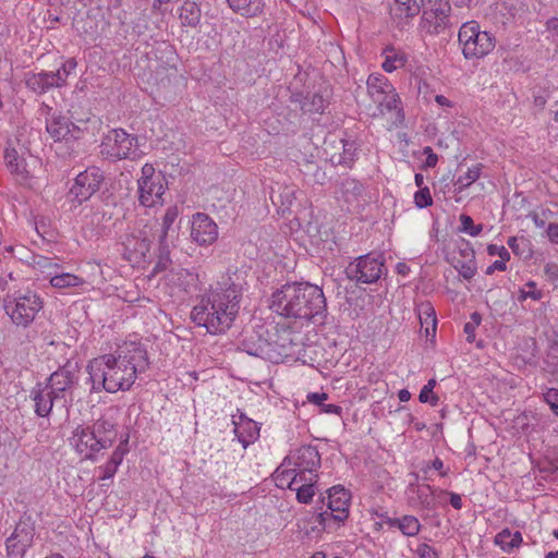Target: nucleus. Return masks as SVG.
<instances>
[{"label":"nucleus","mask_w":558,"mask_h":558,"mask_svg":"<svg viewBox=\"0 0 558 558\" xmlns=\"http://www.w3.org/2000/svg\"><path fill=\"white\" fill-rule=\"evenodd\" d=\"M148 366V354L144 345L130 341L124 342L113 353L90 360L86 368L92 391L104 389L114 393L130 390L137 375L144 373Z\"/></svg>","instance_id":"obj_1"},{"label":"nucleus","mask_w":558,"mask_h":558,"mask_svg":"<svg viewBox=\"0 0 558 558\" xmlns=\"http://www.w3.org/2000/svg\"><path fill=\"white\" fill-rule=\"evenodd\" d=\"M241 299V286L229 280L218 282L194 305L191 319L211 335L225 333L239 314Z\"/></svg>","instance_id":"obj_2"},{"label":"nucleus","mask_w":558,"mask_h":558,"mask_svg":"<svg viewBox=\"0 0 558 558\" xmlns=\"http://www.w3.org/2000/svg\"><path fill=\"white\" fill-rule=\"evenodd\" d=\"M270 308L284 318L319 322L327 316L323 289L310 282H288L271 294Z\"/></svg>","instance_id":"obj_3"},{"label":"nucleus","mask_w":558,"mask_h":558,"mask_svg":"<svg viewBox=\"0 0 558 558\" xmlns=\"http://www.w3.org/2000/svg\"><path fill=\"white\" fill-rule=\"evenodd\" d=\"M44 301L33 290L17 291L4 304L5 313L13 324L21 327L29 326L43 310Z\"/></svg>","instance_id":"obj_4"},{"label":"nucleus","mask_w":558,"mask_h":558,"mask_svg":"<svg viewBox=\"0 0 558 558\" xmlns=\"http://www.w3.org/2000/svg\"><path fill=\"white\" fill-rule=\"evenodd\" d=\"M458 38L465 59L483 58L495 48V37L488 32L481 31L475 21L464 23L460 27Z\"/></svg>","instance_id":"obj_5"},{"label":"nucleus","mask_w":558,"mask_h":558,"mask_svg":"<svg viewBox=\"0 0 558 558\" xmlns=\"http://www.w3.org/2000/svg\"><path fill=\"white\" fill-rule=\"evenodd\" d=\"M137 145L136 136L126 133L122 129L109 131L100 144V155L107 159H128L135 155Z\"/></svg>","instance_id":"obj_6"},{"label":"nucleus","mask_w":558,"mask_h":558,"mask_svg":"<svg viewBox=\"0 0 558 558\" xmlns=\"http://www.w3.org/2000/svg\"><path fill=\"white\" fill-rule=\"evenodd\" d=\"M381 255L366 254L357 257L345 268L347 277L357 283L371 284L379 280L384 272Z\"/></svg>","instance_id":"obj_7"},{"label":"nucleus","mask_w":558,"mask_h":558,"mask_svg":"<svg viewBox=\"0 0 558 558\" xmlns=\"http://www.w3.org/2000/svg\"><path fill=\"white\" fill-rule=\"evenodd\" d=\"M283 465L293 466L300 477L307 476V481H317L320 454L314 446H302L283 459Z\"/></svg>","instance_id":"obj_8"},{"label":"nucleus","mask_w":558,"mask_h":558,"mask_svg":"<svg viewBox=\"0 0 558 558\" xmlns=\"http://www.w3.org/2000/svg\"><path fill=\"white\" fill-rule=\"evenodd\" d=\"M268 329L264 325L256 328L245 329L242 332V338L239 348L252 356H257L264 360H276V354L269 351L268 343Z\"/></svg>","instance_id":"obj_9"},{"label":"nucleus","mask_w":558,"mask_h":558,"mask_svg":"<svg viewBox=\"0 0 558 558\" xmlns=\"http://www.w3.org/2000/svg\"><path fill=\"white\" fill-rule=\"evenodd\" d=\"M102 181L104 174L99 168H88L76 175L69 194L73 197V201L82 204L99 190Z\"/></svg>","instance_id":"obj_10"},{"label":"nucleus","mask_w":558,"mask_h":558,"mask_svg":"<svg viewBox=\"0 0 558 558\" xmlns=\"http://www.w3.org/2000/svg\"><path fill=\"white\" fill-rule=\"evenodd\" d=\"M451 5L442 1L435 7L423 9L421 28L427 34L438 35L452 25L450 20Z\"/></svg>","instance_id":"obj_11"},{"label":"nucleus","mask_w":558,"mask_h":558,"mask_svg":"<svg viewBox=\"0 0 558 558\" xmlns=\"http://www.w3.org/2000/svg\"><path fill=\"white\" fill-rule=\"evenodd\" d=\"M122 245L124 258L130 263L140 264L146 259L151 240L146 229L134 230L125 235Z\"/></svg>","instance_id":"obj_12"},{"label":"nucleus","mask_w":558,"mask_h":558,"mask_svg":"<svg viewBox=\"0 0 558 558\" xmlns=\"http://www.w3.org/2000/svg\"><path fill=\"white\" fill-rule=\"evenodd\" d=\"M34 535V525L28 520H21L7 539L8 557L23 558L26 550L33 545Z\"/></svg>","instance_id":"obj_13"},{"label":"nucleus","mask_w":558,"mask_h":558,"mask_svg":"<svg viewBox=\"0 0 558 558\" xmlns=\"http://www.w3.org/2000/svg\"><path fill=\"white\" fill-rule=\"evenodd\" d=\"M78 372L77 363L68 361L63 366L53 372L46 386L60 398H64V393L75 384V375Z\"/></svg>","instance_id":"obj_14"},{"label":"nucleus","mask_w":558,"mask_h":558,"mask_svg":"<svg viewBox=\"0 0 558 558\" xmlns=\"http://www.w3.org/2000/svg\"><path fill=\"white\" fill-rule=\"evenodd\" d=\"M191 236L199 245H209L218 238V227L204 213H196L192 218Z\"/></svg>","instance_id":"obj_15"},{"label":"nucleus","mask_w":558,"mask_h":558,"mask_svg":"<svg viewBox=\"0 0 558 558\" xmlns=\"http://www.w3.org/2000/svg\"><path fill=\"white\" fill-rule=\"evenodd\" d=\"M71 442L84 459L93 460L96 453L102 450L101 442L96 439V436L89 426L76 427L73 432Z\"/></svg>","instance_id":"obj_16"},{"label":"nucleus","mask_w":558,"mask_h":558,"mask_svg":"<svg viewBox=\"0 0 558 558\" xmlns=\"http://www.w3.org/2000/svg\"><path fill=\"white\" fill-rule=\"evenodd\" d=\"M350 493L342 486H333L327 490V496L322 498L323 506L348 519L350 507Z\"/></svg>","instance_id":"obj_17"},{"label":"nucleus","mask_w":558,"mask_h":558,"mask_svg":"<svg viewBox=\"0 0 558 558\" xmlns=\"http://www.w3.org/2000/svg\"><path fill=\"white\" fill-rule=\"evenodd\" d=\"M31 398L35 403V413L40 417H48L52 411L54 401L60 400L56 392L46 385L38 384L32 391Z\"/></svg>","instance_id":"obj_18"},{"label":"nucleus","mask_w":558,"mask_h":558,"mask_svg":"<svg viewBox=\"0 0 558 558\" xmlns=\"http://www.w3.org/2000/svg\"><path fill=\"white\" fill-rule=\"evenodd\" d=\"M163 180L157 181H137L138 185V202L142 206L153 207L162 203V195L165 193Z\"/></svg>","instance_id":"obj_19"},{"label":"nucleus","mask_w":558,"mask_h":558,"mask_svg":"<svg viewBox=\"0 0 558 558\" xmlns=\"http://www.w3.org/2000/svg\"><path fill=\"white\" fill-rule=\"evenodd\" d=\"M61 72H40L31 74L26 78V85L33 92L43 94L49 88L62 86Z\"/></svg>","instance_id":"obj_20"},{"label":"nucleus","mask_w":558,"mask_h":558,"mask_svg":"<svg viewBox=\"0 0 558 558\" xmlns=\"http://www.w3.org/2000/svg\"><path fill=\"white\" fill-rule=\"evenodd\" d=\"M234 433L239 441L246 448L259 437V427L257 423L248 418L244 413H240L239 421H233Z\"/></svg>","instance_id":"obj_21"},{"label":"nucleus","mask_w":558,"mask_h":558,"mask_svg":"<svg viewBox=\"0 0 558 558\" xmlns=\"http://www.w3.org/2000/svg\"><path fill=\"white\" fill-rule=\"evenodd\" d=\"M3 158L9 171L19 180L25 181L29 178L24 158H22L17 150L10 144L4 148Z\"/></svg>","instance_id":"obj_22"},{"label":"nucleus","mask_w":558,"mask_h":558,"mask_svg":"<svg viewBox=\"0 0 558 558\" xmlns=\"http://www.w3.org/2000/svg\"><path fill=\"white\" fill-rule=\"evenodd\" d=\"M89 428L95 434L96 439L101 442L102 449L111 447L117 438L114 424L107 418H98Z\"/></svg>","instance_id":"obj_23"},{"label":"nucleus","mask_w":558,"mask_h":558,"mask_svg":"<svg viewBox=\"0 0 558 558\" xmlns=\"http://www.w3.org/2000/svg\"><path fill=\"white\" fill-rule=\"evenodd\" d=\"M46 130L54 141H62L66 140L69 135L74 136L72 131H75L76 126L65 117L53 116L51 120L47 121Z\"/></svg>","instance_id":"obj_24"},{"label":"nucleus","mask_w":558,"mask_h":558,"mask_svg":"<svg viewBox=\"0 0 558 558\" xmlns=\"http://www.w3.org/2000/svg\"><path fill=\"white\" fill-rule=\"evenodd\" d=\"M228 7L243 17H255L264 12V0H227Z\"/></svg>","instance_id":"obj_25"},{"label":"nucleus","mask_w":558,"mask_h":558,"mask_svg":"<svg viewBox=\"0 0 558 558\" xmlns=\"http://www.w3.org/2000/svg\"><path fill=\"white\" fill-rule=\"evenodd\" d=\"M276 339L271 336L268 337L269 351L276 355H278L276 360H268L271 363L279 364L284 361L291 354L292 341L289 338V333L286 336L274 335Z\"/></svg>","instance_id":"obj_26"},{"label":"nucleus","mask_w":558,"mask_h":558,"mask_svg":"<svg viewBox=\"0 0 558 558\" xmlns=\"http://www.w3.org/2000/svg\"><path fill=\"white\" fill-rule=\"evenodd\" d=\"M339 193L345 203L353 204L362 197L364 185L353 178H345L340 182Z\"/></svg>","instance_id":"obj_27"},{"label":"nucleus","mask_w":558,"mask_h":558,"mask_svg":"<svg viewBox=\"0 0 558 558\" xmlns=\"http://www.w3.org/2000/svg\"><path fill=\"white\" fill-rule=\"evenodd\" d=\"M296 189L293 186H279L278 191L271 189L270 199L278 206L282 214L290 210L296 199Z\"/></svg>","instance_id":"obj_28"},{"label":"nucleus","mask_w":558,"mask_h":558,"mask_svg":"<svg viewBox=\"0 0 558 558\" xmlns=\"http://www.w3.org/2000/svg\"><path fill=\"white\" fill-rule=\"evenodd\" d=\"M300 171L308 184L324 185L328 180L326 171L314 160L304 159L303 163L300 165Z\"/></svg>","instance_id":"obj_29"},{"label":"nucleus","mask_w":558,"mask_h":558,"mask_svg":"<svg viewBox=\"0 0 558 558\" xmlns=\"http://www.w3.org/2000/svg\"><path fill=\"white\" fill-rule=\"evenodd\" d=\"M383 56L385 60L381 64V68L388 73L403 68L408 61L407 54L392 46L386 47L383 50Z\"/></svg>","instance_id":"obj_30"},{"label":"nucleus","mask_w":558,"mask_h":558,"mask_svg":"<svg viewBox=\"0 0 558 558\" xmlns=\"http://www.w3.org/2000/svg\"><path fill=\"white\" fill-rule=\"evenodd\" d=\"M409 493L413 495L411 502L421 506L423 509H432L434 507L433 489L429 485L417 486L411 483L408 486Z\"/></svg>","instance_id":"obj_31"},{"label":"nucleus","mask_w":558,"mask_h":558,"mask_svg":"<svg viewBox=\"0 0 558 558\" xmlns=\"http://www.w3.org/2000/svg\"><path fill=\"white\" fill-rule=\"evenodd\" d=\"M367 92L373 101H376L383 95L393 92V86L381 74H371L367 78Z\"/></svg>","instance_id":"obj_32"},{"label":"nucleus","mask_w":558,"mask_h":558,"mask_svg":"<svg viewBox=\"0 0 558 558\" xmlns=\"http://www.w3.org/2000/svg\"><path fill=\"white\" fill-rule=\"evenodd\" d=\"M179 17L184 26L196 27L202 17V11L198 3L185 0L180 8Z\"/></svg>","instance_id":"obj_33"},{"label":"nucleus","mask_w":558,"mask_h":558,"mask_svg":"<svg viewBox=\"0 0 558 558\" xmlns=\"http://www.w3.org/2000/svg\"><path fill=\"white\" fill-rule=\"evenodd\" d=\"M288 465H283V462L280 466L275 471V482L276 485L280 488H289L293 489L295 485L299 484L300 473H296L293 468H287Z\"/></svg>","instance_id":"obj_34"},{"label":"nucleus","mask_w":558,"mask_h":558,"mask_svg":"<svg viewBox=\"0 0 558 558\" xmlns=\"http://www.w3.org/2000/svg\"><path fill=\"white\" fill-rule=\"evenodd\" d=\"M291 99L293 102L300 104V109L303 112H310V113L323 112L325 105H326V100L324 99V97L318 94H314L311 97H308V96L304 97L303 95L298 94V95H293L291 97Z\"/></svg>","instance_id":"obj_35"},{"label":"nucleus","mask_w":558,"mask_h":558,"mask_svg":"<svg viewBox=\"0 0 558 558\" xmlns=\"http://www.w3.org/2000/svg\"><path fill=\"white\" fill-rule=\"evenodd\" d=\"M320 510L322 511L317 513L316 521L324 531H335L340 527L347 520L336 511L328 509V507H326L325 510H323V507H320Z\"/></svg>","instance_id":"obj_36"},{"label":"nucleus","mask_w":558,"mask_h":558,"mask_svg":"<svg viewBox=\"0 0 558 558\" xmlns=\"http://www.w3.org/2000/svg\"><path fill=\"white\" fill-rule=\"evenodd\" d=\"M522 543V535L520 532L511 533L509 529H504L495 536V544L506 553H511L518 548Z\"/></svg>","instance_id":"obj_37"},{"label":"nucleus","mask_w":558,"mask_h":558,"mask_svg":"<svg viewBox=\"0 0 558 558\" xmlns=\"http://www.w3.org/2000/svg\"><path fill=\"white\" fill-rule=\"evenodd\" d=\"M50 284L56 289H68L84 284V279L70 272H49Z\"/></svg>","instance_id":"obj_38"},{"label":"nucleus","mask_w":558,"mask_h":558,"mask_svg":"<svg viewBox=\"0 0 558 558\" xmlns=\"http://www.w3.org/2000/svg\"><path fill=\"white\" fill-rule=\"evenodd\" d=\"M388 524L398 527L407 536H415L421 530V523L414 515L390 519Z\"/></svg>","instance_id":"obj_39"},{"label":"nucleus","mask_w":558,"mask_h":558,"mask_svg":"<svg viewBox=\"0 0 558 558\" xmlns=\"http://www.w3.org/2000/svg\"><path fill=\"white\" fill-rule=\"evenodd\" d=\"M417 315L422 327L425 326V332L428 336L429 329L436 331L437 318L433 305L429 302H423L417 306Z\"/></svg>","instance_id":"obj_40"},{"label":"nucleus","mask_w":558,"mask_h":558,"mask_svg":"<svg viewBox=\"0 0 558 558\" xmlns=\"http://www.w3.org/2000/svg\"><path fill=\"white\" fill-rule=\"evenodd\" d=\"M339 145L342 148V154H340L339 156L331 155L330 161L333 165L350 166L353 162L354 157H355V153H356V145H355V143L354 142L344 141V140H340L339 141Z\"/></svg>","instance_id":"obj_41"},{"label":"nucleus","mask_w":558,"mask_h":558,"mask_svg":"<svg viewBox=\"0 0 558 558\" xmlns=\"http://www.w3.org/2000/svg\"><path fill=\"white\" fill-rule=\"evenodd\" d=\"M317 481H307V476L300 477L299 484L292 490L296 492V500L301 504H310L315 495L314 485Z\"/></svg>","instance_id":"obj_42"},{"label":"nucleus","mask_w":558,"mask_h":558,"mask_svg":"<svg viewBox=\"0 0 558 558\" xmlns=\"http://www.w3.org/2000/svg\"><path fill=\"white\" fill-rule=\"evenodd\" d=\"M454 268L464 279H472L476 274V262L473 250H468L466 260H457Z\"/></svg>","instance_id":"obj_43"},{"label":"nucleus","mask_w":558,"mask_h":558,"mask_svg":"<svg viewBox=\"0 0 558 558\" xmlns=\"http://www.w3.org/2000/svg\"><path fill=\"white\" fill-rule=\"evenodd\" d=\"M482 168V163H476L473 167L469 168L463 175L458 177V179L454 181V184L459 186V192L469 187L480 178Z\"/></svg>","instance_id":"obj_44"},{"label":"nucleus","mask_w":558,"mask_h":558,"mask_svg":"<svg viewBox=\"0 0 558 558\" xmlns=\"http://www.w3.org/2000/svg\"><path fill=\"white\" fill-rule=\"evenodd\" d=\"M375 102L378 105V109H379L380 113H384L385 110L392 111V110L399 109V105L401 101H400L398 94L393 89L392 93H387V94L383 95Z\"/></svg>","instance_id":"obj_45"},{"label":"nucleus","mask_w":558,"mask_h":558,"mask_svg":"<svg viewBox=\"0 0 558 558\" xmlns=\"http://www.w3.org/2000/svg\"><path fill=\"white\" fill-rule=\"evenodd\" d=\"M179 210L175 206L168 207L163 217H162V223L160 228L159 236L168 238L169 231L174 222V220L178 218Z\"/></svg>","instance_id":"obj_46"},{"label":"nucleus","mask_w":558,"mask_h":558,"mask_svg":"<svg viewBox=\"0 0 558 558\" xmlns=\"http://www.w3.org/2000/svg\"><path fill=\"white\" fill-rule=\"evenodd\" d=\"M460 231L470 234L471 236H477L483 231V225H475L473 219L462 214L460 216Z\"/></svg>","instance_id":"obj_47"},{"label":"nucleus","mask_w":558,"mask_h":558,"mask_svg":"<svg viewBox=\"0 0 558 558\" xmlns=\"http://www.w3.org/2000/svg\"><path fill=\"white\" fill-rule=\"evenodd\" d=\"M158 242H159V247H158L159 260H158L157 266L165 269L167 267V265L170 263V245L167 241V238H163V236H158Z\"/></svg>","instance_id":"obj_48"},{"label":"nucleus","mask_w":558,"mask_h":558,"mask_svg":"<svg viewBox=\"0 0 558 558\" xmlns=\"http://www.w3.org/2000/svg\"><path fill=\"white\" fill-rule=\"evenodd\" d=\"M414 204L417 208H426L433 205V197L427 186L421 187L414 194Z\"/></svg>","instance_id":"obj_49"},{"label":"nucleus","mask_w":558,"mask_h":558,"mask_svg":"<svg viewBox=\"0 0 558 558\" xmlns=\"http://www.w3.org/2000/svg\"><path fill=\"white\" fill-rule=\"evenodd\" d=\"M175 276L178 277V283L179 286H181L185 291H187V289L195 284L196 280H197V277L196 275H194L193 272H190L189 270L186 269H180Z\"/></svg>","instance_id":"obj_50"},{"label":"nucleus","mask_w":558,"mask_h":558,"mask_svg":"<svg viewBox=\"0 0 558 558\" xmlns=\"http://www.w3.org/2000/svg\"><path fill=\"white\" fill-rule=\"evenodd\" d=\"M525 287L529 289H527V291L525 289H522L520 291V296H519L520 301H525L529 298L534 301H538L543 298L542 291L535 289L536 283L534 281L526 282Z\"/></svg>","instance_id":"obj_51"},{"label":"nucleus","mask_w":558,"mask_h":558,"mask_svg":"<svg viewBox=\"0 0 558 558\" xmlns=\"http://www.w3.org/2000/svg\"><path fill=\"white\" fill-rule=\"evenodd\" d=\"M414 553L420 558H439L438 551L426 543H420L414 549Z\"/></svg>","instance_id":"obj_52"},{"label":"nucleus","mask_w":558,"mask_h":558,"mask_svg":"<svg viewBox=\"0 0 558 558\" xmlns=\"http://www.w3.org/2000/svg\"><path fill=\"white\" fill-rule=\"evenodd\" d=\"M403 8L407 16H413L420 12L421 5L417 0H396Z\"/></svg>","instance_id":"obj_53"},{"label":"nucleus","mask_w":558,"mask_h":558,"mask_svg":"<svg viewBox=\"0 0 558 558\" xmlns=\"http://www.w3.org/2000/svg\"><path fill=\"white\" fill-rule=\"evenodd\" d=\"M544 399L546 403L550 407L551 411L558 415V389L549 388L544 393Z\"/></svg>","instance_id":"obj_54"},{"label":"nucleus","mask_w":558,"mask_h":558,"mask_svg":"<svg viewBox=\"0 0 558 558\" xmlns=\"http://www.w3.org/2000/svg\"><path fill=\"white\" fill-rule=\"evenodd\" d=\"M142 175L137 181H157V180H163L159 175H155V168L151 163H145L142 167Z\"/></svg>","instance_id":"obj_55"},{"label":"nucleus","mask_w":558,"mask_h":558,"mask_svg":"<svg viewBox=\"0 0 558 558\" xmlns=\"http://www.w3.org/2000/svg\"><path fill=\"white\" fill-rule=\"evenodd\" d=\"M76 65H77V62L75 61V59L71 58V59L65 60L62 63L61 68H59L57 70V71L61 72L62 85L65 83L66 77L71 74V72L75 70Z\"/></svg>","instance_id":"obj_56"},{"label":"nucleus","mask_w":558,"mask_h":558,"mask_svg":"<svg viewBox=\"0 0 558 558\" xmlns=\"http://www.w3.org/2000/svg\"><path fill=\"white\" fill-rule=\"evenodd\" d=\"M487 253L488 255L490 256H495V255H498L500 257L501 260H509L510 259V254L509 252L506 250L505 246H498L496 244H489L487 246Z\"/></svg>","instance_id":"obj_57"},{"label":"nucleus","mask_w":558,"mask_h":558,"mask_svg":"<svg viewBox=\"0 0 558 558\" xmlns=\"http://www.w3.org/2000/svg\"><path fill=\"white\" fill-rule=\"evenodd\" d=\"M423 154L426 155L423 168H434L437 165L438 156L433 151L429 146L424 147Z\"/></svg>","instance_id":"obj_58"},{"label":"nucleus","mask_w":558,"mask_h":558,"mask_svg":"<svg viewBox=\"0 0 558 558\" xmlns=\"http://www.w3.org/2000/svg\"><path fill=\"white\" fill-rule=\"evenodd\" d=\"M436 386V380L433 378V379H429L427 381L426 385H424V387L422 388L421 392H420V396H418V400L422 402V403H425L429 400V396L433 392V389L435 388Z\"/></svg>","instance_id":"obj_59"},{"label":"nucleus","mask_w":558,"mask_h":558,"mask_svg":"<svg viewBox=\"0 0 558 558\" xmlns=\"http://www.w3.org/2000/svg\"><path fill=\"white\" fill-rule=\"evenodd\" d=\"M118 468L112 465L111 463L107 462L105 465H101L98 468L99 471V478L100 480H109L113 477L116 474Z\"/></svg>","instance_id":"obj_60"},{"label":"nucleus","mask_w":558,"mask_h":558,"mask_svg":"<svg viewBox=\"0 0 558 558\" xmlns=\"http://www.w3.org/2000/svg\"><path fill=\"white\" fill-rule=\"evenodd\" d=\"M328 399V395L325 392L318 393V392H312L307 395L308 402L319 405L320 409L325 404L324 401Z\"/></svg>","instance_id":"obj_61"},{"label":"nucleus","mask_w":558,"mask_h":558,"mask_svg":"<svg viewBox=\"0 0 558 558\" xmlns=\"http://www.w3.org/2000/svg\"><path fill=\"white\" fill-rule=\"evenodd\" d=\"M125 453V450L121 448V446H119L111 454L110 459H109V463H111L112 465L114 466H119L123 460V456Z\"/></svg>","instance_id":"obj_62"},{"label":"nucleus","mask_w":558,"mask_h":558,"mask_svg":"<svg viewBox=\"0 0 558 558\" xmlns=\"http://www.w3.org/2000/svg\"><path fill=\"white\" fill-rule=\"evenodd\" d=\"M547 238L553 243L558 245V223L551 222L548 225L547 230Z\"/></svg>","instance_id":"obj_63"},{"label":"nucleus","mask_w":558,"mask_h":558,"mask_svg":"<svg viewBox=\"0 0 558 558\" xmlns=\"http://www.w3.org/2000/svg\"><path fill=\"white\" fill-rule=\"evenodd\" d=\"M545 274L554 281L558 280V265L548 263L545 266Z\"/></svg>","instance_id":"obj_64"}]
</instances>
